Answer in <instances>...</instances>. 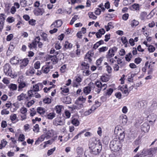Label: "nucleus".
I'll return each instance as SVG.
<instances>
[{
  "instance_id": "f257e3e1",
  "label": "nucleus",
  "mask_w": 157,
  "mask_h": 157,
  "mask_svg": "<svg viewBox=\"0 0 157 157\" xmlns=\"http://www.w3.org/2000/svg\"><path fill=\"white\" fill-rule=\"evenodd\" d=\"M95 85L98 87V89L96 91L98 94H99L101 90H105L107 87L105 84H102L99 81L95 83L90 82L89 83L87 86L84 88L83 90V92L86 94H89L92 90L94 89L95 88Z\"/></svg>"
},
{
  "instance_id": "f03ea898",
  "label": "nucleus",
  "mask_w": 157,
  "mask_h": 157,
  "mask_svg": "<svg viewBox=\"0 0 157 157\" xmlns=\"http://www.w3.org/2000/svg\"><path fill=\"white\" fill-rule=\"evenodd\" d=\"M89 147L90 149L92 154L97 155L98 154L101 150L102 146L100 142H98V144L93 143L89 145Z\"/></svg>"
},
{
  "instance_id": "7ed1b4c3",
  "label": "nucleus",
  "mask_w": 157,
  "mask_h": 157,
  "mask_svg": "<svg viewBox=\"0 0 157 157\" xmlns=\"http://www.w3.org/2000/svg\"><path fill=\"white\" fill-rule=\"evenodd\" d=\"M121 144L118 139L114 138L110 143V148L112 151H118L121 147Z\"/></svg>"
},
{
  "instance_id": "20e7f679",
  "label": "nucleus",
  "mask_w": 157,
  "mask_h": 157,
  "mask_svg": "<svg viewBox=\"0 0 157 157\" xmlns=\"http://www.w3.org/2000/svg\"><path fill=\"white\" fill-rule=\"evenodd\" d=\"M54 135V132L52 130L48 131L45 134L42 135L40 138H39L35 142V144H39V142H41L43 141L44 139L46 138V139H49L50 137L53 136Z\"/></svg>"
},
{
  "instance_id": "39448f33",
  "label": "nucleus",
  "mask_w": 157,
  "mask_h": 157,
  "mask_svg": "<svg viewBox=\"0 0 157 157\" xmlns=\"http://www.w3.org/2000/svg\"><path fill=\"white\" fill-rule=\"evenodd\" d=\"M3 70L6 75L11 77L12 75V71L10 65L6 63L3 67Z\"/></svg>"
},
{
  "instance_id": "423d86ee",
  "label": "nucleus",
  "mask_w": 157,
  "mask_h": 157,
  "mask_svg": "<svg viewBox=\"0 0 157 157\" xmlns=\"http://www.w3.org/2000/svg\"><path fill=\"white\" fill-rule=\"evenodd\" d=\"M117 48L116 47H114L109 49L108 54L106 55L107 58H110L113 57L115 54L114 53L117 52Z\"/></svg>"
},
{
  "instance_id": "0eeeda50",
  "label": "nucleus",
  "mask_w": 157,
  "mask_h": 157,
  "mask_svg": "<svg viewBox=\"0 0 157 157\" xmlns=\"http://www.w3.org/2000/svg\"><path fill=\"white\" fill-rule=\"evenodd\" d=\"M33 89L31 90L28 91V96L29 97H34L33 92H37L39 91V87L38 86V84H36L35 85L33 86Z\"/></svg>"
},
{
  "instance_id": "6e6552de",
  "label": "nucleus",
  "mask_w": 157,
  "mask_h": 157,
  "mask_svg": "<svg viewBox=\"0 0 157 157\" xmlns=\"http://www.w3.org/2000/svg\"><path fill=\"white\" fill-rule=\"evenodd\" d=\"M44 12V10L42 8H37L35 9L34 10L35 14L37 16L41 15Z\"/></svg>"
},
{
  "instance_id": "1a4fd4ad",
  "label": "nucleus",
  "mask_w": 157,
  "mask_h": 157,
  "mask_svg": "<svg viewBox=\"0 0 157 157\" xmlns=\"http://www.w3.org/2000/svg\"><path fill=\"white\" fill-rule=\"evenodd\" d=\"M150 125L147 122L144 123L141 126V130L142 131L145 132H148L150 128Z\"/></svg>"
},
{
  "instance_id": "9d476101",
  "label": "nucleus",
  "mask_w": 157,
  "mask_h": 157,
  "mask_svg": "<svg viewBox=\"0 0 157 157\" xmlns=\"http://www.w3.org/2000/svg\"><path fill=\"white\" fill-rule=\"evenodd\" d=\"M53 124L56 126L64 125L65 122L62 121L59 118H56L53 121Z\"/></svg>"
},
{
  "instance_id": "9b49d317",
  "label": "nucleus",
  "mask_w": 157,
  "mask_h": 157,
  "mask_svg": "<svg viewBox=\"0 0 157 157\" xmlns=\"http://www.w3.org/2000/svg\"><path fill=\"white\" fill-rule=\"evenodd\" d=\"M20 67H26L28 64L29 60L27 58H25L23 60L20 59Z\"/></svg>"
},
{
  "instance_id": "f8f14e48",
  "label": "nucleus",
  "mask_w": 157,
  "mask_h": 157,
  "mask_svg": "<svg viewBox=\"0 0 157 157\" xmlns=\"http://www.w3.org/2000/svg\"><path fill=\"white\" fill-rule=\"evenodd\" d=\"M26 94L23 93H21L20 95L17 97V100L19 101H21L23 100L24 98H25L27 100H29L30 99V97L26 96Z\"/></svg>"
},
{
  "instance_id": "ddd939ff",
  "label": "nucleus",
  "mask_w": 157,
  "mask_h": 157,
  "mask_svg": "<svg viewBox=\"0 0 157 157\" xmlns=\"http://www.w3.org/2000/svg\"><path fill=\"white\" fill-rule=\"evenodd\" d=\"M5 15L4 14H0V29H3L5 18L4 17Z\"/></svg>"
},
{
  "instance_id": "4468645a",
  "label": "nucleus",
  "mask_w": 157,
  "mask_h": 157,
  "mask_svg": "<svg viewBox=\"0 0 157 157\" xmlns=\"http://www.w3.org/2000/svg\"><path fill=\"white\" fill-rule=\"evenodd\" d=\"M147 118L151 120L149 121V122H155L157 116L154 113L151 114L147 116Z\"/></svg>"
},
{
  "instance_id": "2eb2a0df",
  "label": "nucleus",
  "mask_w": 157,
  "mask_h": 157,
  "mask_svg": "<svg viewBox=\"0 0 157 157\" xmlns=\"http://www.w3.org/2000/svg\"><path fill=\"white\" fill-rule=\"evenodd\" d=\"M150 149H144L141 153L142 156H145L147 155H151V153Z\"/></svg>"
},
{
  "instance_id": "dca6fc26",
  "label": "nucleus",
  "mask_w": 157,
  "mask_h": 157,
  "mask_svg": "<svg viewBox=\"0 0 157 157\" xmlns=\"http://www.w3.org/2000/svg\"><path fill=\"white\" fill-rule=\"evenodd\" d=\"M20 59L18 57L14 56L10 60V63L13 64H17L20 62Z\"/></svg>"
},
{
  "instance_id": "f3484780",
  "label": "nucleus",
  "mask_w": 157,
  "mask_h": 157,
  "mask_svg": "<svg viewBox=\"0 0 157 157\" xmlns=\"http://www.w3.org/2000/svg\"><path fill=\"white\" fill-rule=\"evenodd\" d=\"M120 120L123 124H125L128 121V118L126 115H122L120 117Z\"/></svg>"
},
{
  "instance_id": "a211bd4d",
  "label": "nucleus",
  "mask_w": 157,
  "mask_h": 157,
  "mask_svg": "<svg viewBox=\"0 0 157 157\" xmlns=\"http://www.w3.org/2000/svg\"><path fill=\"white\" fill-rule=\"evenodd\" d=\"M18 82L19 83V85L18 86V91H20L21 89L24 88L26 86V85L25 82L23 81H21V80H18Z\"/></svg>"
},
{
  "instance_id": "6ab92c4d",
  "label": "nucleus",
  "mask_w": 157,
  "mask_h": 157,
  "mask_svg": "<svg viewBox=\"0 0 157 157\" xmlns=\"http://www.w3.org/2000/svg\"><path fill=\"white\" fill-rule=\"evenodd\" d=\"M94 55V53L93 51H89L86 53L85 56V58L87 59L90 62L92 61L91 59L90 58V57L93 56Z\"/></svg>"
},
{
  "instance_id": "aec40b11",
  "label": "nucleus",
  "mask_w": 157,
  "mask_h": 157,
  "mask_svg": "<svg viewBox=\"0 0 157 157\" xmlns=\"http://www.w3.org/2000/svg\"><path fill=\"white\" fill-rule=\"evenodd\" d=\"M113 90L112 88H109L107 90V91L104 93V95L106 97L109 96L111 95Z\"/></svg>"
},
{
  "instance_id": "412c9836",
  "label": "nucleus",
  "mask_w": 157,
  "mask_h": 157,
  "mask_svg": "<svg viewBox=\"0 0 157 157\" xmlns=\"http://www.w3.org/2000/svg\"><path fill=\"white\" fill-rule=\"evenodd\" d=\"M50 59L52 62L53 64L57 63L58 61L57 57L55 56H51L50 57Z\"/></svg>"
},
{
  "instance_id": "4be33fe9",
  "label": "nucleus",
  "mask_w": 157,
  "mask_h": 157,
  "mask_svg": "<svg viewBox=\"0 0 157 157\" xmlns=\"http://www.w3.org/2000/svg\"><path fill=\"white\" fill-rule=\"evenodd\" d=\"M35 71V70L33 68H31L26 71V74L27 75L31 76L34 74Z\"/></svg>"
},
{
  "instance_id": "5701e85b",
  "label": "nucleus",
  "mask_w": 157,
  "mask_h": 157,
  "mask_svg": "<svg viewBox=\"0 0 157 157\" xmlns=\"http://www.w3.org/2000/svg\"><path fill=\"white\" fill-rule=\"evenodd\" d=\"M78 100H77V101L75 102V104L78 105V104H80L81 105H82V104H80V103H79V101H81L82 102V103H84L86 101V98H83L82 96L80 97H79L78 98Z\"/></svg>"
},
{
  "instance_id": "b1692460",
  "label": "nucleus",
  "mask_w": 157,
  "mask_h": 157,
  "mask_svg": "<svg viewBox=\"0 0 157 157\" xmlns=\"http://www.w3.org/2000/svg\"><path fill=\"white\" fill-rule=\"evenodd\" d=\"M72 46V44L71 43H69L67 41H65L64 45V47L65 48L70 49Z\"/></svg>"
},
{
  "instance_id": "393cba45",
  "label": "nucleus",
  "mask_w": 157,
  "mask_h": 157,
  "mask_svg": "<svg viewBox=\"0 0 157 157\" xmlns=\"http://www.w3.org/2000/svg\"><path fill=\"white\" fill-rule=\"evenodd\" d=\"M125 135V133H124V131H123L122 132L120 133L119 135L118 136L117 138L119 140H122L124 138Z\"/></svg>"
},
{
  "instance_id": "a878e982",
  "label": "nucleus",
  "mask_w": 157,
  "mask_h": 157,
  "mask_svg": "<svg viewBox=\"0 0 157 157\" xmlns=\"http://www.w3.org/2000/svg\"><path fill=\"white\" fill-rule=\"evenodd\" d=\"M77 152L78 156H80L83 153V150L82 148L78 147L77 149Z\"/></svg>"
},
{
  "instance_id": "bb28decb",
  "label": "nucleus",
  "mask_w": 157,
  "mask_h": 157,
  "mask_svg": "<svg viewBox=\"0 0 157 157\" xmlns=\"http://www.w3.org/2000/svg\"><path fill=\"white\" fill-rule=\"evenodd\" d=\"M96 109V108L94 107V106H92L90 109L85 112V114L86 115H89L92 113L93 110H95Z\"/></svg>"
},
{
  "instance_id": "cd10ccee",
  "label": "nucleus",
  "mask_w": 157,
  "mask_h": 157,
  "mask_svg": "<svg viewBox=\"0 0 157 157\" xmlns=\"http://www.w3.org/2000/svg\"><path fill=\"white\" fill-rule=\"evenodd\" d=\"M59 51H56L54 49L52 48L50 51V53L51 54H54V55L53 56H56L59 54Z\"/></svg>"
},
{
  "instance_id": "c85d7f7f",
  "label": "nucleus",
  "mask_w": 157,
  "mask_h": 157,
  "mask_svg": "<svg viewBox=\"0 0 157 157\" xmlns=\"http://www.w3.org/2000/svg\"><path fill=\"white\" fill-rule=\"evenodd\" d=\"M72 123L75 126L78 125L79 124V121L77 119L74 118L72 120Z\"/></svg>"
},
{
  "instance_id": "c756f323",
  "label": "nucleus",
  "mask_w": 157,
  "mask_h": 157,
  "mask_svg": "<svg viewBox=\"0 0 157 157\" xmlns=\"http://www.w3.org/2000/svg\"><path fill=\"white\" fill-rule=\"evenodd\" d=\"M37 112L40 114H44L45 113V111L44 108L39 107L37 108Z\"/></svg>"
},
{
  "instance_id": "7c9ffc66",
  "label": "nucleus",
  "mask_w": 157,
  "mask_h": 157,
  "mask_svg": "<svg viewBox=\"0 0 157 157\" xmlns=\"http://www.w3.org/2000/svg\"><path fill=\"white\" fill-rule=\"evenodd\" d=\"M62 106L60 105L56 106L55 109L56 113H60L62 109Z\"/></svg>"
},
{
  "instance_id": "2f4dec72",
  "label": "nucleus",
  "mask_w": 157,
  "mask_h": 157,
  "mask_svg": "<svg viewBox=\"0 0 157 157\" xmlns=\"http://www.w3.org/2000/svg\"><path fill=\"white\" fill-rule=\"evenodd\" d=\"M101 79L102 82H106L109 81V78L107 76L102 75L101 76Z\"/></svg>"
},
{
  "instance_id": "473e14b6",
  "label": "nucleus",
  "mask_w": 157,
  "mask_h": 157,
  "mask_svg": "<svg viewBox=\"0 0 157 157\" xmlns=\"http://www.w3.org/2000/svg\"><path fill=\"white\" fill-rule=\"evenodd\" d=\"M139 24V22L135 20H134L132 21L131 23V25L132 27L136 26Z\"/></svg>"
},
{
  "instance_id": "72a5a7b5",
  "label": "nucleus",
  "mask_w": 157,
  "mask_h": 157,
  "mask_svg": "<svg viewBox=\"0 0 157 157\" xmlns=\"http://www.w3.org/2000/svg\"><path fill=\"white\" fill-rule=\"evenodd\" d=\"M55 116V114L54 113H50L47 115V118L48 119L52 120Z\"/></svg>"
},
{
  "instance_id": "f704fd0d",
  "label": "nucleus",
  "mask_w": 157,
  "mask_h": 157,
  "mask_svg": "<svg viewBox=\"0 0 157 157\" xmlns=\"http://www.w3.org/2000/svg\"><path fill=\"white\" fill-rule=\"evenodd\" d=\"M89 17L90 18H92L93 19H95L97 17L96 16L93 12H90L88 13V14Z\"/></svg>"
},
{
  "instance_id": "c9c22d12",
  "label": "nucleus",
  "mask_w": 157,
  "mask_h": 157,
  "mask_svg": "<svg viewBox=\"0 0 157 157\" xmlns=\"http://www.w3.org/2000/svg\"><path fill=\"white\" fill-rule=\"evenodd\" d=\"M109 141V138L108 137L105 136L103 139V142L105 145L108 144Z\"/></svg>"
},
{
  "instance_id": "e433bc0d",
  "label": "nucleus",
  "mask_w": 157,
  "mask_h": 157,
  "mask_svg": "<svg viewBox=\"0 0 157 157\" xmlns=\"http://www.w3.org/2000/svg\"><path fill=\"white\" fill-rule=\"evenodd\" d=\"M9 87L11 89L13 90H16L17 89V85L15 84H11L9 86Z\"/></svg>"
},
{
  "instance_id": "4c0bfd02",
  "label": "nucleus",
  "mask_w": 157,
  "mask_h": 157,
  "mask_svg": "<svg viewBox=\"0 0 157 157\" xmlns=\"http://www.w3.org/2000/svg\"><path fill=\"white\" fill-rule=\"evenodd\" d=\"M108 48L107 47H102L101 48H99V51L100 52H104L107 50Z\"/></svg>"
},
{
  "instance_id": "58836bf2",
  "label": "nucleus",
  "mask_w": 157,
  "mask_h": 157,
  "mask_svg": "<svg viewBox=\"0 0 157 157\" xmlns=\"http://www.w3.org/2000/svg\"><path fill=\"white\" fill-rule=\"evenodd\" d=\"M40 66V61H37L34 64V67L36 69H39Z\"/></svg>"
},
{
  "instance_id": "ea45409f",
  "label": "nucleus",
  "mask_w": 157,
  "mask_h": 157,
  "mask_svg": "<svg viewBox=\"0 0 157 157\" xmlns=\"http://www.w3.org/2000/svg\"><path fill=\"white\" fill-rule=\"evenodd\" d=\"M149 51L150 52H153L155 50V47L152 45H150L148 48Z\"/></svg>"
},
{
  "instance_id": "a19ab883",
  "label": "nucleus",
  "mask_w": 157,
  "mask_h": 157,
  "mask_svg": "<svg viewBox=\"0 0 157 157\" xmlns=\"http://www.w3.org/2000/svg\"><path fill=\"white\" fill-rule=\"evenodd\" d=\"M26 3L27 2L26 0H21L20 1V4L22 7H25L27 5Z\"/></svg>"
},
{
  "instance_id": "79ce46f5",
  "label": "nucleus",
  "mask_w": 157,
  "mask_h": 157,
  "mask_svg": "<svg viewBox=\"0 0 157 157\" xmlns=\"http://www.w3.org/2000/svg\"><path fill=\"white\" fill-rule=\"evenodd\" d=\"M56 137H54V138L52 139L51 140H48L47 141L45 142V144H51L56 139Z\"/></svg>"
},
{
  "instance_id": "37998d69",
  "label": "nucleus",
  "mask_w": 157,
  "mask_h": 157,
  "mask_svg": "<svg viewBox=\"0 0 157 157\" xmlns=\"http://www.w3.org/2000/svg\"><path fill=\"white\" fill-rule=\"evenodd\" d=\"M25 139V136L23 134H22L20 135L18 138V140L19 141L22 142L24 141Z\"/></svg>"
},
{
  "instance_id": "c03bdc74",
  "label": "nucleus",
  "mask_w": 157,
  "mask_h": 157,
  "mask_svg": "<svg viewBox=\"0 0 157 157\" xmlns=\"http://www.w3.org/2000/svg\"><path fill=\"white\" fill-rule=\"evenodd\" d=\"M56 147H54L53 148L49 150L47 152V155L48 156L52 154L53 152L55 150Z\"/></svg>"
},
{
  "instance_id": "a18cd8bd",
  "label": "nucleus",
  "mask_w": 157,
  "mask_h": 157,
  "mask_svg": "<svg viewBox=\"0 0 157 157\" xmlns=\"http://www.w3.org/2000/svg\"><path fill=\"white\" fill-rule=\"evenodd\" d=\"M112 22H109L108 23L107 26H105L107 31H108L109 30H110V29L111 28V27L112 26Z\"/></svg>"
},
{
  "instance_id": "49530a36",
  "label": "nucleus",
  "mask_w": 157,
  "mask_h": 157,
  "mask_svg": "<svg viewBox=\"0 0 157 157\" xmlns=\"http://www.w3.org/2000/svg\"><path fill=\"white\" fill-rule=\"evenodd\" d=\"M141 61L142 59L140 57H138L135 59L134 62L138 64L141 62Z\"/></svg>"
},
{
  "instance_id": "de8ad7c7",
  "label": "nucleus",
  "mask_w": 157,
  "mask_h": 157,
  "mask_svg": "<svg viewBox=\"0 0 157 157\" xmlns=\"http://www.w3.org/2000/svg\"><path fill=\"white\" fill-rule=\"evenodd\" d=\"M121 40L124 44H125L126 43H128V41L127 40L125 36H122L121 38Z\"/></svg>"
},
{
  "instance_id": "09e8293b",
  "label": "nucleus",
  "mask_w": 157,
  "mask_h": 157,
  "mask_svg": "<svg viewBox=\"0 0 157 157\" xmlns=\"http://www.w3.org/2000/svg\"><path fill=\"white\" fill-rule=\"evenodd\" d=\"M55 21L56 22V24L57 25V28H59L61 26L62 22L61 20H57Z\"/></svg>"
},
{
  "instance_id": "8fccbe9b",
  "label": "nucleus",
  "mask_w": 157,
  "mask_h": 157,
  "mask_svg": "<svg viewBox=\"0 0 157 157\" xmlns=\"http://www.w3.org/2000/svg\"><path fill=\"white\" fill-rule=\"evenodd\" d=\"M9 113V111L6 110V109H4L2 110L1 114L2 115H7Z\"/></svg>"
},
{
  "instance_id": "3c124183",
  "label": "nucleus",
  "mask_w": 157,
  "mask_h": 157,
  "mask_svg": "<svg viewBox=\"0 0 157 157\" xmlns=\"http://www.w3.org/2000/svg\"><path fill=\"white\" fill-rule=\"evenodd\" d=\"M13 37V34H10V35H8L6 37V40L7 41H10Z\"/></svg>"
},
{
  "instance_id": "603ef678",
  "label": "nucleus",
  "mask_w": 157,
  "mask_h": 157,
  "mask_svg": "<svg viewBox=\"0 0 157 157\" xmlns=\"http://www.w3.org/2000/svg\"><path fill=\"white\" fill-rule=\"evenodd\" d=\"M103 61V59L102 58H100L99 59L97 60L96 62V64L97 66H99L101 64L102 61Z\"/></svg>"
},
{
  "instance_id": "864d4df0",
  "label": "nucleus",
  "mask_w": 157,
  "mask_h": 157,
  "mask_svg": "<svg viewBox=\"0 0 157 157\" xmlns=\"http://www.w3.org/2000/svg\"><path fill=\"white\" fill-rule=\"evenodd\" d=\"M43 102L46 104H49L51 103V100L49 98H47L44 99L43 100Z\"/></svg>"
},
{
  "instance_id": "5fc2aeb1",
  "label": "nucleus",
  "mask_w": 157,
  "mask_h": 157,
  "mask_svg": "<svg viewBox=\"0 0 157 157\" xmlns=\"http://www.w3.org/2000/svg\"><path fill=\"white\" fill-rule=\"evenodd\" d=\"M39 130V125L37 124H36L34 126V128L33 129V131L36 132H38Z\"/></svg>"
},
{
  "instance_id": "6e6d98bb",
  "label": "nucleus",
  "mask_w": 157,
  "mask_h": 157,
  "mask_svg": "<svg viewBox=\"0 0 157 157\" xmlns=\"http://www.w3.org/2000/svg\"><path fill=\"white\" fill-rule=\"evenodd\" d=\"M20 111L21 113L25 114L27 111V109L25 107H22L20 109Z\"/></svg>"
},
{
  "instance_id": "4d7b16f0",
  "label": "nucleus",
  "mask_w": 157,
  "mask_h": 157,
  "mask_svg": "<svg viewBox=\"0 0 157 157\" xmlns=\"http://www.w3.org/2000/svg\"><path fill=\"white\" fill-rule=\"evenodd\" d=\"M135 74H132L131 75V76H129L128 78V80L129 82H132V80H133V78L135 76Z\"/></svg>"
},
{
  "instance_id": "13d9d810",
  "label": "nucleus",
  "mask_w": 157,
  "mask_h": 157,
  "mask_svg": "<svg viewBox=\"0 0 157 157\" xmlns=\"http://www.w3.org/2000/svg\"><path fill=\"white\" fill-rule=\"evenodd\" d=\"M150 150L151 153V154H153L155 153L156 151L157 150V148L156 147H155L153 148H150Z\"/></svg>"
},
{
  "instance_id": "bf43d9fd",
  "label": "nucleus",
  "mask_w": 157,
  "mask_h": 157,
  "mask_svg": "<svg viewBox=\"0 0 157 157\" xmlns=\"http://www.w3.org/2000/svg\"><path fill=\"white\" fill-rule=\"evenodd\" d=\"M35 102L34 101L32 100L28 102L27 104V106L28 107H30L32 105H33Z\"/></svg>"
},
{
  "instance_id": "052dcab7",
  "label": "nucleus",
  "mask_w": 157,
  "mask_h": 157,
  "mask_svg": "<svg viewBox=\"0 0 157 157\" xmlns=\"http://www.w3.org/2000/svg\"><path fill=\"white\" fill-rule=\"evenodd\" d=\"M42 36L43 37V40L44 41H46L48 40V39L47 37V34L45 33H43L42 34Z\"/></svg>"
},
{
  "instance_id": "680f3d73",
  "label": "nucleus",
  "mask_w": 157,
  "mask_h": 157,
  "mask_svg": "<svg viewBox=\"0 0 157 157\" xmlns=\"http://www.w3.org/2000/svg\"><path fill=\"white\" fill-rule=\"evenodd\" d=\"M7 142L4 139H3L1 141V144L3 147H4L7 145Z\"/></svg>"
},
{
  "instance_id": "e2e57ef3",
  "label": "nucleus",
  "mask_w": 157,
  "mask_h": 157,
  "mask_svg": "<svg viewBox=\"0 0 157 157\" xmlns=\"http://www.w3.org/2000/svg\"><path fill=\"white\" fill-rule=\"evenodd\" d=\"M128 13H125L122 16V18L124 20H126L128 19Z\"/></svg>"
},
{
  "instance_id": "0e129e2a",
  "label": "nucleus",
  "mask_w": 157,
  "mask_h": 157,
  "mask_svg": "<svg viewBox=\"0 0 157 157\" xmlns=\"http://www.w3.org/2000/svg\"><path fill=\"white\" fill-rule=\"evenodd\" d=\"M55 47L56 50H59L61 48L60 44L59 43H57L55 44Z\"/></svg>"
},
{
  "instance_id": "69168bd1",
  "label": "nucleus",
  "mask_w": 157,
  "mask_h": 157,
  "mask_svg": "<svg viewBox=\"0 0 157 157\" xmlns=\"http://www.w3.org/2000/svg\"><path fill=\"white\" fill-rule=\"evenodd\" d=\"M147 14L145 12H143L140 15L141 19L142 20H143L145 17H146Z\"/></svg>"
},
{
  "instance_id": "338daca9",
  "label": "nucleus",
  "mask_w": 157,
  "mask_h": 157,
  "mask_svg": "<svg viewBox=\"0 0 157 157\" xmlns=\"http://www.w3.org/2000/svg\"><path fill=\"white\" fill-rule=\"evenodd\" d=\"M65 115L67 118H69L71 116V113L68 111H66L65 112Z\"/></svg>"
},
{
  "instance_id": "774afa93",
  "label": "nucleus",
  "mask_w": 157,
  "mask_h": 157,
  "mask_svg": "<svg viewBox=\"0 0 157 157\" xmlns=\"http://www.w3.org/2000/svg\"><path fill=\"white\" fill-rule=\"evenodd\" d=\"M132 7L133 8L135 9V10H137L139 8V6L138 4L135 3L132 5Z\"/></svg>"
}]
</instances>
